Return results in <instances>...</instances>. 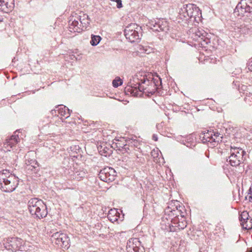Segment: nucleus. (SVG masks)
I'll use <instances>...</instances> for the list:
<instances>
[{
	"mask_svg": "<svg viewBox=\"0 0 252 252\" xmlns=\"http://www.w3.org/2000/svg\"><path fill=\"white\" fill-rule=\"evenodd\" d=\"M141 83L135 82L134 80H130L126 89L135 96H141L142 94L150 96L154 93V90H151L150 86H156L159 89L160 86L163 88L162 80H141Z\"/></svg>",
	"mask_w": 252,
	"mask_h": 252,
	"instance_id": "obj_1",
	"label": "nucleus"
},
{
	"mask_svg": "<svg viewBox=\"0 0 252 252\" xmlns=\"http://www.w3.org/2000/svg\"><path fill=\"white\" fill-rule=\"evenodd\" d=\"M28 207L31 214L37 218L42 219L47 215L46 205L41 199L37 198L30 199L28 203Z\"/></svg>",
	"mask_w": 252,
	"mask_h": 252,
	"instance_id": "obj_2",
	"label": "nucleus"
},
{
	"mask_svg": "<svg viewBox=\"0 0 252 252\" xmlns=\"http://www.w3.org/2000/svg\"><path fill=\"white\" fill-rule=\"evenodd\" d=\"M201 14L200 9L195 5L189 3L183 5L180 8L178 17L182 21H186L191 18H195Z\"/></svg>",
	"mask_w": 252,
	"mask_h": 252,
	"instance_id": "obj_3",
	"label": "nucleus"
},
{
	"mask_svg": "<svg viewBox=\"0 0 252 252\" xmlns=\"http://www.w3.org/2000/svg\"><path fill=\"white\" fill-rule=\"evenodd\" d=\"M141 30L140 27L136 24L132 23L126 27L125 35L130 42H135L139 39Z\"/></svg>",
	"mask_w": 252,
	"mask_h": 252,
	"instance_id": "obj_4",
	"label": "nucleus"
},
{
	"mask_svg": "<svg viewBox=\"0 0 252 252\" xmlns=\"http://www.w3.org/2000/svg\"><path fill=\"white\" fill-rule=\"evenodd\" d=\"M234 13L240 16L248 17L252 15V0H241L234 10Z\"/></svg>",
	"mask_w": 252,
	"mask_h": 252,
	"instance_id": "obj_5",
	"label": "nucleus"
},
{
	"mask_svg": "<svg viewBox=\"0 0 252 252\" xmlns=\"http://www.w3.org/2000/svg\"><path fill=\"white\" fill-rule=\"evenodd\" d=\"M244 154L245 152L242 149L231 146L230 156L227 159V161L232 166L239 165L243 159Z\"/></svg>",
	"mask_w": 252,
	"mask_h": 252,
	"instance_id": "obj_6",
	"label": "nucleus"
},
{
	"mask_svg": "<svg viewBox=\"0 0 252 252\" xmlns=\"http://www.w3.org/2000/svg\"><path fill=\"white\" fill-rule=\"evenodd\" d=\"M51 239L52 243L63 248L67 249L70 246L69 239L65 233L56 232L52 234Z\"/></svg>",
	"mask_w": 252,
	"mask_h": 252,
	"instance_id": "obj_7",
	"label": "nucleus"
},
{
	"mask_svg": "<svg viewBox=\"0 0 252 252\" xmlns=\"http://www.w3.org/2000/svg\"><path fill=\"white\" fill-rule=\"evenodd\" d=\"M18 185V178L14 175L9 177L5 182L0 184V188L4 192H10L14 190Z\"/></svg>",
	"mask_w": 252,
	"mask_h": 252,
	"instance_id": "obj_8",
	"label": "nucleus"
},
{
	"mask_svg": "<svg viewBox=\"0 0 252 252\" xmlns=\"http://www.w3.org/2000/svg\"><path fill=\"white\" fill-rule=\"evenodd\" d=\"M116 176L115 170L110 167L101 169L98 174L99 179L103 182L109 183L113 181Z\"/></svg>",
	"mask_w": 252,
	"mask_h": 252,
	"instance_id": "obj_9",
	"label": "nucleus"
},
{
	"mask_svg": "<svg viewBox=\"0 0 252 252\" xmlns=\"http://www.w3.org/2000/svg\"><path fill=\"white\" fill-rule=\"evenodd\" d=\"M74 21L76 20H80V25L77 27L78 32H80L84 30H86L90 25L91 19L89 16L83 12L79 11V15L76 17H74Z\"/></svg>",
	"mask_w": 252,
	"mask_h": 252,
	"instance_id": "obj_10",
	"label": "nucleus"
},
{
	"mask_svg": "<svg viewBox=\"0 0 252 252\" xmlns=\"http://www.w3.org/2000/svg\"><path fill=\"white\" fill-rule=\"evenodd\" d=\"M126 250L127 252H143L144 248L139 239L132 238L127 242Z\"/></svg>",
	"mask_w": 252,
	"mask_h": 252,
	"instance_id": "obj_11",
	"label": "nucleus"
},
{
	"mask_svg": "<svg viewBox=\"0 0 252 252\" xmlns=\"http://www.w3.org/2000/svg\"><path fill=\"white\" fill-rule=\"evenodd\" d=\"M22 240L17 237L8 238L4 243V247L8 250L16 251L22 245Z\"/></svg>",
	"mask_w": 252,
	"mask_h": 252,
	"instance_id": "obj_12",
	"label": "nucleus"
},
{
	"mask_svg": "<svg viewBox=\"0 0 252 252\" xmlns=\"http://www.w3.org/2000/svg\"><path fill=\"white\" fill-rule=\"evenodd\" d=\"M17 131L10 137L6 138L3 143V148L5 151H10L13 147L15 146L20 141L18 135L16 134Z\"/></svg>",
	"mask_w": 252,
	"mask_h": 252,
	"instance_id": "obj_13",
	"label": "nucleus"
},
{
	"mask_svg": "<svg viewBox=\"0 0 252 252\" xmlns=\"http://www.w3.org/2000/svg\"><path fill=\"white\" fill-rule=\"evenodd\" d=\"M166 22L162 20H158V22L150 21L148 23V27L153 31L160 32L166 31L168 30Z\"/></svg>",
	"mask_w": 252,
	"mask_h": 252,
	"instance_id": "obj_14",
	"label": "nucleus"
},
{
	"mask_svg": "<svg viewBox=\"0 0 252 252\" xmlns=\"http://www.w3.org/2000/svg\"><path fill=\"white\" fill-rule=\"evenodd\" d=\"M193 32L192 37L195 40L201 42V41L207 43L209 39L206 37L208 33L202 29H194L192 30Z\"/></svg>",
	"mask_w": 252,
	"mask_h": 252,
	"instance_id": "obj_15",
	"label": "nucleus"
},
{
	"mask_svg": "<svg viewBox=\"0 0 252 252\" xmlns=\"http://www.w3.org/2000/svg\"><path fill=\"white\" fill-rule=\"evenodd\" d=\"M241 224L243 229L249 230L252 228V219L248 218V213L243 212L239 217Z\"/></svg>",
	"mask_w": 252,
	"mask_h": 252,
	"instance_id": "obj_16",
	"label": "nucleus"
},
{
	"mask_svg": "<svg viewBox=\"0 0 252 252\" xmlns=\"http://www.w3.org/2000/svg\"><path fill=\"white\" fill-rule=\"evenodd\" d=\"M107 218L108 220L113 223H119V220L122 221L123 220L124 215L121 217L118 210L114 208L109 211L107 214Z\"/></svg>",
	"mask_w": 252,
	"mask_h": 252,
	"instance_id": "obj_17",
	"label": "nucleus"
},
{
	"mask_svg": "<svg viewBox=\"0 0 252 252\" xmlns=\"http://www.w3.org/2000/svg\"><path fill=\"white\" fill-rule=\"evenodd\" d=\"M14 7V0H0V10L8 13Z\"/></svg>",
	"mask_w": 252,
	"mask_h": 252,
	"instance_id": "obj_18",
	"label": "nucleus"
},
{
	"mask_svg": "<svg viewBox=\"0 0 252 252\" xmlns=\"http://www.w3.org/2000/svg\"><path fill=\"white\" fill-rule=\"evenodd\" d=\"M79 12L78 13L73 12L71 15L70 17L69 20V29L70 32H78V30H77V27L80 25V20H76L74 21V17L76 16H79Z\"/></svg>",
	"mask_w": 252,
	"mask_h": 252,
	"instance_id": "obj_19",
	"label": "nucleus"
},
{
	"mask_svg": "<svg viewBox=\"0 0 252 252\" xmlns=\"http://www.w3.org/2000/svg\"><path fill=\"white\" fill-rule=\"evenodd\" d=\"M74 170L71 171L70 173V179L72 180H80L86 175V171L81 168H74Z\"/></svg>",
	"mask_w": 252,
	"mask_h": 252,
	"instance_id": "obj_20",
	"label": "nucleus"
},
{
	"mask_svg": "<svg viewBox=\"0 0 252 252\" xmlns=\"http://www.w3.org/2000/svg\"><path fill=\"white\" fill-rule=\"evenodd\" d=\"M57 111H58L59 114L61 115L62 117H64V119L68 118L70 116V113L69 109L64 105H59L58 107ZM56 112V110H52V113L53 114V112Z\"/></svg>",
	"mask_w": 252,
	"mask_h": 252,
	"instance_id": "obj_21",
	"label": "nucleus"
},
{
	"mask_svg": "<svg viewBox=\"0 0 252 252\" xmlns=\"http://www.w3.org/2000/svg\"><path fill=\"white\" fill-rule=\"evenodd\" d=\"M26 168L28 170L34 171L38 167V164L36 160L33 159H26L25 161Z\"/></svg>",
	"mask_w": 252,
	"mask_h": 252,
	"instance_id": "obj_22",
	"label": "nucleus"
},
{
	"mask_svg": "<svg viewBox=\"0 0 252 252\" xmlns=\"http://www.w3.org/2000/svg\"><path fill=\"white\" fill-rule=\"evenodd\" d=\"M213 133L214 131L208 130L207 132L201 134L200 137L203 143L213 142Z\"/></svg>",
	"mask_w": 252,
	"mask_h": 252,
	"instance_id": "obj_23",
	"label": "nucleus"
},
{
	"mask_svg": "<svg viewBox=\"0 0 252 252\" xmlns=\"http://www.w3.org/2000/svg\"><path fill=\"white\" fill-rule=\"evenodd\" d=\"M8 170L4 169L0 171V184L5 182L6 179H8L9 177L13 176Z\"/></svg>",
	"mask_w": 252,
	"mask_h": 252,
	"instance_id": "obj_24",
	"label": "nucleus"
},
{
	"mask_svg": "<svg viewBox=\"0 0 252 252\" xmlns=\"http://www.w3.org/2000/svg\"><path fill=\"white\" fill-rule=\"evenodd\" d=\"M175 209L176 210L175 211L179 212L180 216L182 218H184L185 217L186 212L184 207L182 205H180L178 201H176V204H175Z\"/></svg>",
	"mask_w": 252,
	"mask_h": 252,
	"instance_id": "obj_25",
	"label": "nucleus"
},
{
	"mask_svg": "<svg viewBox=\"0 0 252 252\" xmlns=\"http://www.w3.org/2000/svg\"><path fill=\"white\" fill-rule=\"evenodd\" d=\"M139 52L141 53H145L149 54L153 52V48L148 46L140 45L138 48Z\"/></svg>",
	"mask_w": 252,
	"mask_h": 252,
	"instance_id": "obj_26",
	"label": "nucleus"
},
{
	"mask_svg": "<svg viewBox=\"0 0 252 252\" xmlns=\"http://www.w3.org/2000/svg\"><path fill=\"white\" fill-rule=\"evenodd\" d=\"M101 39V37L99 35H92L90 43L92 46L97 45Z\"/></svg>",
	"mask_w": 252,
	"mask_h": 252,
	"instance_id": "obj_27",
	"label": "nucleus"
},
{
	"mask_svg": "<svg viewBox=\"0 0 252 252\" xmlns=\"http://www.w3.org/2000/svg\"><path fill=\"white\" fill-rule=\"evenodd\" d=\"M213 142H219L220 141H222V135L219 133L218 132H214L213 133Z\"/></svg>",
	"mask_w": 252,
	"mask_h": 252,
	"instance_id": "obj_28",
	"label": "nucleus"
},
{
	"mask_svg": "<svg viewBox=\"0 0 252 252\" xmlns=\"http://www.w3.org/2000/svg\"><path fill=\"white\" fill-rule=\"evenodd\" d=\"M159 152H160V151L158 150V149H156L153 150L151 153V156L153 157V158L154 159V161L157 162L159 161H158V157L159 156Z\"/></svg>",
	"mask_w": 252,
	"mask_h": 252,
	"instance_id": "obj_29",
	"label": "nucleus"
},
{
	"mask_svg": "<svg viewBox=\"0 0 252 252\" xmlns=\"http://www.w3.org/2000/svg\"><path fill=\"white\" fill-rule=\"evenodd\" d=\"M123 84V80H113L112 84L113 87L117 88Z\"/></svg>",
	"mask_w": 252,
	"mask_h": 252,
	"instance_id": "obj_30",
	"label": "nucleus"
},
{
	"mask_svg": "<svg viewBox=\"0 0 252 252\" xmlns=\"http://www.w3.org/2000/svg\"><path fill=\"white\" fill-rule=\"evenodd\" d=\"M167 211L170 212L171 213V215L173 216H175V217H179L180 215L179 212H177L176 211H175L176 210L175 207L173 209H171L170 210V208L168 207V208L167 209Z\"/></svg>",
	"mask_w": 252,
	"mask_h": 252,
	"instance_id": "obj_31",
	"label": "nucleus"
},
{
	"mask_svg": "<svg viewBox=\"0 0 252 252\" xmlns=\"http://www.w3.org/2000/svg\"><path fill=\"white\" fill-rule=\"evenodd\" d=\"M167 211L170 212L171 213V215L173 216H175V217H179L180 215L179 212H177L176 211H175L176 210L175 207L173 209H171L170 210V208L168 207V208L167 209Z\"/></svg>",
	"mask_w": 252,
	"mask_h": 252,
	"instance_id": "obj_32",
	"label": "nucleus"
},
{
	"mask_svg": "<svg viewBox=\"0 0 252 252\" xmlns=\"http://www.w3.org/2000/svg\"><path fill=\"white\" fill-rule=\"evenodd\" d=\"M246 199H248L250 202H252V185L249 190L248 194L246 197Z\"/></svg>",
	"mask_w": 252,
	"mask_h": 252,
	"instance_id": "obj_33",
	"label": "nucleus"
},
{
	"mask_svg": "<svg viewBox=\"0 0 252 252\" xmlns=\"http://www.w3.org/2000/svg\"><path fill=\"white\" fill-rule=\"evenodd\" d=\"M240 31L244 34H247L250 31V29L247 27L244 26L240 28Z\"/></svg>",
	"mask_w": 252,
	"mask_h": 252,
	"instance_id": "obj_34",
	"label": "nucleus"
},
{
	"mask_svg": "<svg viewBox=\"0 0 252 252\" xmlns=\"http://www.w3.org/2000/svg\"><path fill=\"white\" fill-rule=\"evenodd\" d=\"M187 226V222L182 221L181 223H179L177 227L178 229H183Z\"/></svg>",
	"mask_w": 252,
	"mask_h": 252,
	"instance_id": "obj_35",
	"label": "nucleus"
},
{
	"mask_svg": "<svg viewBox=\"0 0 252 252\" xmlns=\"http://www.w3.org/2000/svg\"><path fill=\"white\" fill-rule=\"evenodd\" d=\"M112 1H115L117 3V7L121 8L123 7V4L121 0H110Z\"/></svg>",
	"mask_w": 252,
	"mask_h": 252,
	"instance_id": "obj_36",
	"label": "nucleus"
},
{
	"mask_svg": "<svg viewBox=\"0 0 252 252\" xmlns=\"http://www.w3.org/2000/svg\"><path fill=\"white\" fill-rule=\"evenodd\" d=\"M247 67L250 71H252V58L249 60L247 63Z\"/></svg>",
	"mask_w": 252,
	"mask_h": 252,
	"instance_id": "obj_37",
	"label": "nucleus"
},
{
	"mask_svg": "<svg viewBox=\"0 0 252 252\" xmlns=\"http://www.w3.org/2000/svg\"><path fill=\"white\" fill-rule=\"evenodd\" d=\"M44 122H45L46 123L45 125V126H48L49 123L50 122V120H49V118H46L45 119V120L40 121L39 124L40 125H43V123Z\"/></svg>",
	"mask_w": 252,
	"mask_h": 252,
	"instance_id": "obj_38",
	"label": "nucleus"
},
{
	"mask_svg": "<svg viewBox=\"0 0 252 252\" xmlns=\"http://www.w3.org/2000/svg\"><path fill=\"white\" fill-rule=\"evenodd\" d=\"M152 139H153V140H154L155 141H158V136L156 134H154L152 136Z\"/></svg>",
	"mask_w": 252,
	"mask_h": 252,
	"instance_id": "obj_39",
	"label": "nucleus"
},
{
	"mask_svg": "<svg viewBox=\"0 0 252 252\" xmlns=\"http://www.w3.org/2000/svg\"><path fill=\"white\" fill-rule=\"evenodd\" d=\"M150 75V74H148V76H147V75H145L144 76V78H143V79H154V78H153V77H154V76H153V75H152V77H151Z\"/></svg>",
	"mask_w": 252,
	"mask_h": 252,
	"instance_id": "obj_40",
	"label": "nucleus"
},
{
	"mask_svg": "<svg viewBox=\"0 0 252 252\" xmlns=\"http://www.w3.org/2000/svg\"><path fill=\"white\" fill-rule=\"evenodd\" d=\"M155 76H157V77H158V74L157 73H155Z\"/></svg>",
	"mask_w": 252,
	"mask_h": 252,
	"instance_id": "obj_41",
	"label": "nucleus"
},
{
	"mask_svg": "<svg viewBox=\"0 0 252 252\" xmlns=\"http://www.w3.org/2000/svg\"><path fill=\"white\" fill-rule=\"evenodd\" d=\"M116 79H120V78L119 77H118L116 78Z\"/></svg>",
	"mask_w": 252,
	"mask_h": 252,
	"instance_id": "obj_42",
	"label": "nucleus"
},
{
	"mask_svg": "<svg viewBox=\"0 0 252 252\" xmlns=\"http://www.w3.org/2000/svg\"><path fill=\"white\" fill-rule=\"evenodd\" d=\"M15 77H13L12 78V79H15Z\"/></svg>",
	"mask_w": 252,
	"mask_h": 252,
	"instance_id": "obj_43",
	"label": "nucleus"
},
{
	"mask_svg": "<svg viewBox=\"0 0 252 252\" xmlns=\"http://www.w3.org/2000/svg\"><path fill=\"white\" fill-rule=\"evenodd\" d=\"M250 252H252V249L250 250Z\"/></svg>",
	"mask_w": 252,
	"mask_h": 252,
	"instance_id": "obj_44",
	"label": "nucleus"
},
{
	"mask_svg": "<svg viewBox=\"0 0 252 252\" xmlns=\"http://www.w3.org/2000/svg\"><path fill=\"white\" fill-rule=\"evenodd\" d=\"M1 19H0V22H1Z\"/></svg>",
	"mask_w": 252,
	"mask_h": 252,
	"instance_id": "obj_45",
	"label": "nucleus"
}]
</instances>
